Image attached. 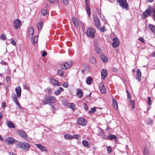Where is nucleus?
<instances>
[{
    "label": "nucleus",
    "instance_id": "37",
    "mask_svg": "<svg viewBox=\"0 0 155 155\" xmlns=\"http://www.w3.org/2000/svg\"><path fill=\"white\" fill-rule=\"evenodd\" d=\"M73 21L74 23V26L75 28H77L78 27V20H72Z\"/></svg>",
    "mask_w": 155,
    "mask_h": 155
},
{
    "label": "nucleus",
    "instance_id": "6",
    "mask_svg": "<svg viewBox=\"0 0 155 155\" xmlns=\"http://www.w3.org/2000/svg\"><path fill=\"white\" fill-rule=\"evenodd\" d=\"M77 124L82 126H84L87 124V120L84 119L83 117L79 118L77 121Z\"/></svg>",
    "mask_w": 155,
    "mask_h": 155
},
{
    "label": "nucleus",
    "instance_id": "16",
    "mask_svg": "<svg viewBox=\"0 0 155 155\" xmlns=\"http://www.w3.org/2000/svg\"><path fill=\"white\" fill-rule=\"evenodd\" d=\"M141 73L140 70L139 69H137V76L136 79L139 81L141 80Z\"/></svg>",
    "mask_w": 155,
    "mask_h": 155
},
{
    "label": "nucleus",
    "instance_id": "45",
    "mask_svg": "<svg viewBox=\"0 0 155 155\" xmlns=\"http://www.w3.org/2000/svg\"><path fill=\"white\" fill-rule=\"evenodd\" d=\"M63 3L65 5H68L69 2V0H63Z\"/></svg>",
    "mask_w": 155,
    "mask_h": 155
},
{
    "label": "nucleus",
    "instance_id": "52",
    "mask_svg": "<svg viewBox=\"0 0 155 155\" xmlns=\"http://www.w3.org/2000/svg\"><path fill=\"white\" fill-rule=\"evenodd\" d=\"M84 109L85 110H88V106L85 104H84Z\"/></svg>",
    "mask_w": 155,
    "mask_h": 155
},
{
    "label": "nucleus",
    "instance_id": "34",
    "mask_svg": "<svg viewBox=\"0 0 155 155\" xmlns=\"http://www.w3.org/2000/svg\"><path fill=\"white\" fill-rule=\"evenodd\" d=\"M96 107H93L91 108V110L88 111V113L90 114H92L96 111Z\"/></svg>",
    "mask_w": 155,
    "mask_h": 155
},
{
    "label": "nucleus",
    "instance_id": "54",
    "mask_svg": "<svg viewBox=\"0 0 155 155\" xmlns=\"http://www.w3.org/2000/svg\"><path fill=\"white\" fill-rule=\"evenodd\" d=\"M49 1L50 3H54L55 2H57L58 0H49Z\"/></svg>",
    "mask_w": 155,
    "mask_h": 155
},
{
    "label": "nucleus",
    "instance_id": "46",
    "mask_svg": "<svg viewBox=\"0 0 155 155\" xmlns=\"http://www.w3.org/2000/svg\"><path fill=\"white\" fill-rule=\"evenodd\" d=\"M107 150L108 153H110L112 151V149L111 147L109 146H108L107 148Z\"/></svg>",
    "mask_w": 155,
    "mask_h": 155
},
{
    "label": "nucleus",
    "instance_id": "47",
    "mask_svg": "<svg viewBox=\"0 0 155 155\" xmlns=\"http://www.w3.org/2000/svg\"><path fill=\"white\" fill-rule=\"evenodd\" d=\"M96 52L98 54H100L101 52V50L100 48H96Z\"/></svg>",
    "mask_w": 155,
    "mask_h": 155
},
{
    "label": "nucleus",
    "instance_id": "44",
    "mask_svg": "<svg viewBox=\"0 0 155 155\" xmlns=\"http://www.w3.org/2000/svg\"><path fill=\"white\" fill-rule=\"evenodd\" d=\"M61 93V90L60 89H59L57 90L56 91H55L54 92V94L55 95H58L59 94Z\"/></svg>",
    "mask_w": 155,
    "mask_h": 155
},
{
    "label": "nucleus",
    "instance_id": "62",
    "mask_svg": "<svg viewBox=\"0 0 155 155\" xmlns=\"http://www.w3.org/2000/svg\"><path fill=\"white\" fill-rule=\"evenodd\" d=\"M153 0H147V1L148 2H151L153 1Z\"/></svg>",
    "mask_w": 155,
    "mask_h": 155
},
{
    "label": "nucleus",
    "instance_id": "2",
    "mask_svg": "<svg viewBox=\"0 0 155 155\" xmlns=\"http://www.w3.org/2000/svg\"><path fill=\"white\" fill-rule=\"evenodd\" d=\"M154 11L153 8L150 5H149L147 8L142 14V18L143 19H145L148 16H151L152 12Z\"/></svg>",
    "mask_w": 155,
    "mask_h": 155
},
{
    "label": "nucleus",
    "instance_id": "21",
    "mask_svg": "<svg viewBox=\"0 0 155 155\" xmlns=\"http://www.w3.org/2000/svg\"><path fill=\"white\" fill-rule=\"evenodd\" d=\"M35 145L42 151H47L46 148L41 144H35Z\"/></svg>",
    "mask_w": 155,
    "mask_h": 155
},
{
    "label": "nucleus",
    "instance_id": "51",
    "mask_svg": "<svg viewBox=\"0 0 155 155\" xmlns=\"http://www.w3.org/2000/svg\"><path fill=\"white\" fill-rule=\"evenodd\" d=\"M153 10H154V12H152V16L154 19H155V9L153 8Z\"/></svg>",
    "mask_w": 155,
    "mask_h": 155
},
{
    "label": "nucleus",
    "instance_id": "15",
    "mask_svg": "<svg viewBox=\"0 0 155 155\" xmlns=\"http://www.w3.org/2000/svg\"><path fill=\"white\" fill-rule=\"evenodd\" d=\"M99 88L101 93L102 94L105 93L106 92V88L102 82H101L99 84Z\"/></svg>",
    "mask_w": 155,
    "mask_h": 155
},
{
    "label": "nucleus",
    "instance_id": "4",
    "mask_svg": "<svg viewBox=\"0 0 155 155\" xmlns=\"http://www.w3.org/2000/svg\"><path fill=\"white\" fill-rule=\"evenodd\" d=\"M95 30L91 27H89L87 30L86 34L87 37L93 38L95 37Z\"/></svg>",
    "mask_w": 155,
    "mask_h": 155
},
{
    "label": "nucleus",
    "instance_id": "31",
    "mask_svg": "<svg viewBox=\"0 0 155 155\" xmlns=\"http://www.w3.org/2000/svg\"><path fill=\"white\" fill-rule=\"evenodd\" d=\"M72 139H75L77 140L80 139L81 138V136L79 134H75L72 136Z\"/></svg>",
    "mask_w": 155,
    "mask_h": 155
},
{
    "label": "nucleus",
    "instance_id": "11",
    "mask_svg": "<svg viewBox=\"0 0 155 155\" xmlns=\"http://www.w3.org/2000/svg\"><path fill=\"white\" fill-rule=\"evenodd\" d=\"M14 28L16 29L20 28L21 26L20 20H15L14 21Z\"/></svg>",
    "mask_w": 155,
    "mask_h": 155
},
{
    "label": "nucleus",
    "instance_id": "27",
    "mask_svg": "<svg viewBox=\"0 0 155 155\" xmlns=\"http://www.w3.org/2000/svg\"><path fill=\"white\" fill-rule=\"evenodd\" d=\"M82 143L84 146L86 147L89 148L90 147L88 142L86 140H83L82 142Z\"/></svg>",
    "mask_w": 155,
    "mask_h": 155
},
{
    "label": "nucleus",
    "instance_id": "36",
    "mask_svg": "<svg viewBox=\"0 0 155 155\" xmlns=\"http://www.w3.org/2000/svg\"><path fill=\"white\" fill-rule=\"evenodd\" d=\"M92 78L91 77H89L87 79L86 81L87 83L89 85L91 84V82L92 81Z\"/></svg>",
    "mask_w": 155,
    "mask_h": 155
},
{
    "label": "nucleus",
    "instance_id": "60",
    "mask_svg": "<svg viewBox=\"0 0 155 155\" xmlns=\"http://www.w3.org/2000/svg\"><path fill=\"white\" fill-rule=\"evenodd\" d=\"M6 104L5 102H3L2 104V107H5Z\"/></svg>",
    "mask_w": 155,
    "mask_h": 155
},
{
    "label": "nucleus",
    "instance_id": "35",
    "mask_svg": "<svg viewBox=\"0 0 155 155\" xmlns=\"http://www.w3.org/2000/svg\"><path fill=\"white\" fill-rule=\"evenodd\" d=\"M38 40V37L37 36L34 37L32 39V42L33 45H35L37 42Z\"/></svg>",
    "mask_w": 155,
    "mask_h": 155
},
{
    "label": "nucleus",
    "instance_id": "5",
    "mask_svg": "<svg viewBox=\"0 0 155 155\" xmlns=\"http://www.w3.org/2000/svg\"><path fill=\"white\" fill-rule=\"evenodd\" d=\"M119 5L123 9L127 10L129 8L128 4L126 0H117Z\"/></svg>",
    "mask_w": 155,
    "mask_h": 155
},
{
    "label": "nucleus",
    "instance_id": "49",
    "mask_svg": "<svg viewBox=\"0 0 155 155\" xmlns=\"http://www.w3.org/2000/svg\"><path fill=\"white\" fill-rule=\"evenodd\" d=\"M63 86L64 87H68V84L67 82H65L63 84Z\"/></svg>",
    "mask_w": 155,
    "mask_h": 155
},
{
    "label": "nucleus",
    "instance_id": "14",
    "mask_svg": "<svg viewBox=\"0 0 155 155\" xmlns=\"http://www.w3.org/2000/svg\"><path fill=\"white\" fill-rule=\"evenodd\" d=\"M15 90L18 98H20L21 95V88L20 87L18 86L16 87L15 88Z\"/></svg>",
    "mask_w": 155,
    "mask_h": 155
},
{
    "label": "nucleus",
    "instance_id": "10",
    "mask_svg": "<svg viewBox=\"0 0 155 155\" xmlns=\"http://www.w3.org/2000/svg\"><path fill=\"white\" fill-rule=\"evenodd\" d=\"M113 41L112 47L114 48L117 47L119 45V41L118 39L117 38L115 37L113 38Z\"/></svg>",
    "mask_w": 155,
    "mask_h": 155
},
{
    "label": "nucleus",
    "instance_id": "19",
    "mask_svg": "<svg viewBox=\"0 0 155 155\" xmlns=\"http://www.w3.org/2000/svg\"><path fill=\"white\" fill-rule=\"evenodd\" d=\"M101 59L104 63H107L108 60V58L104 54H101Z\"/></svg>",
    "mask_w": 155,
    "mask_h": 155
},
{
    "label": "nucleus",
    "instance_id": "24",
    "mask_svg": "<svg viewBox=\"0 0 155 155\" xmlns=\"http://www.w3.org/2000/svg\"><path fill=\"white\" fill-rule=\"evenodd\" d=\"M117 139V138L115 135L112 134H110L106 137L107 140L110 139L112 140V139L116 140Z\"/></svg>",
    "mask_w": 155,
    "mask_h": 155
},
{
    "label": "nucleus",
    "instance_id": "29",
    "mask_svg": "<svg viewBox=\"0 0 155 155\" xmlns=\"http://www.w3.org/2000/svg\"><path fill=\"white\" fill-rule=\"evenodd\" d=\"M43 23L42 22H40L39 23L37 24V26L38 27V29L39 30H41L43 26Z\"/></svg>",
    "mask_w": 155,
    "mask_h": 155
},
{
    "label": "nucleus",
    "instance_id": "30",
    "mask_svg": "<svg viewBox=\"0 0 155 155\" xmlns=\"http://www.w3.org/2000/svg\"><path fill=\"white\" fill-rule=\"evenodd\" d=\"M64 73V71L62 69H59L58 71V74L60 76H63Z\"/></svg>",
    "mask_w": 155,
    "mask_h": 155
},
{
    "label": "nucleus",
    "instance_id": "43",
    "mask_svg": "<svg viewBox=\"0 0 155 155\" xmlns=\"http://www.w3.org/2000/svg\"><path fill=\"white\" fill-rule=\"evenodd\" d=\"M131 105L132 106V109L133 110L135 107V101L134 100H133L131 101Z\"/></svg>",
    "mask_w": 155,
    "mask_h": 155
},
{
    "label": "nucleus",
    "instance_id": "50",
    "mask_svg": "<svg viewBox=\"0 0 155 155\" xmlns=\"http://www.w3.org/2000/svg\"><path fill=\"white\" fill-rule=\"evenodd\" d=\"M5 80L6 81L8 82H9L10 81V78L8 76H7L5 78Z\"/></svg>",
    "mask_w": 155,
    "mask_h": 155
},
{
    "label": "nucleus",
    "instance_id": "25",
    "mask_svg": "<svg viewBox=\"0 0 155 155\" xmlns=\"http://www.w3.org/2000/svg\"><path fill=\"white\" fill-rule=\"evenodd\" d=\"M94 22L95 25L98 29L100 28L101 27L100 20H94Z\"/></svg>",
    "mask_w": 155,
    "mask_h": 155
},
{
    "label": "nucleus",
    "instance_id": "59",
    "mask_svg": "<svg viewBox=\"0 0 155 155\" xmlns=\"http://www.w3.org/2000/svg\"><path fill=\"white\" fill-rule=\"evenodd\" d=\"M52 90L51 89H49L48 91V93L49 94H50L51 93Z\"/></svg>",
    "mask_w": 155,
    "mask_h": 155
},
{
    "label": "nucleus",
    "instance_id": "42",
    "mask_svg": "<svg viewBox=\"0 0 155 155\" xmlns=\"http://www.w3.org/2000/svg\"><path fill=\"white\" fill-rule=\"evenodd\" d=\"M147 103L149 106L151 105L152 104L151 99L150 97H147Z\"/></svg>",
    "mask_w": 155,
    "mask_h": 155
},
{
    "label": "nucleus",
    "instance_id": "3",
    "mask_svg": "<svg viewBox=\"0 0 155 155\" xmlns=\"http://www.w3.org/2000/svg\"><path fill=\"white\" fill-rule=\"evenodd\" d=\"M16 146L17 148H21L25 150H28L30 147V144L26 142H18L16 143Z\"/></svg>",
    "mask_w": 155,
    "mask_h": 155
},
{
    "label": "nucleus",
    "instance_id": "55",
    "mask_svg": "<svg viewBox=\"0 0 155 155\" xmlns=\"http://www.w3.org/2000/svg\"><path fill=\"white\" fill-rule=\"evenodd\" d=\"M47 54V53L45 51H43L42 56L43 57L45 56Z\"/></svg>",
    "mask_w": 155,
    "mask_h": 155
},
{
    "label": "nucleus",
    "instance_id": "38",
    "mask_svg": "<svg viewBox=\"0 0 155 155\" xmlns=\"http://www.w3.org/2000/svg\"><path fill=\"white\" fill-rule=\"evenodd\" d=\"M90 61L93 64H95L96 62L95 58L94 57L91 58L90 59Z\"/></svg>",
    "mask_w": 155,
    "mask_h": 155
},
{
    "label": "nucleus",
    "instance_id": "57",
    "mask_svg": "<svg viewBox=\"0 0 155 155\" xmlns=\"http://www.w3.org/2000/svg\"><path fill=\"white\" fill-rule=\"evenodd\" d=\"M126 91L127 94L128 98H129V97H130V92L127 90H126Z\"/></svg>",
    "mask_w": 155,
    "mask_h": 155
},
{
    "label": "nucleus",
    "instance_id": "13",
    "mask_svg": "<svg viewBox=\"0 0 155 155\" xmlns=\"http://www.w3.org/2000/svg\"><path fill=\"white\" fill-rule=\"evenodd\" d=\"M50 82L54 86H58L60 85L59 83L57 81L53 78L50 79Z\"/></svg>",
    "mask_w": 155,
    "mask_h": 155
},
{
    "label": "nucleus",
    "instance_id": "7",
    "mask_svg": "<svg viewBox=\"0 0 155 155\" xmlns=\"http://www.w3.org/2000/svg\"><path fill=\"white\" fill-rule=\"evenodd\" d=\"M18 96L17 95L15 94H12V100L20 108H21L20 104H19L18 100Z\"/></svg>",
    "mask_w": 155,
    "mask_h": 155
},
{
    "label": "nucleus",
    "instance_id": "28",
    "mask_svg": "<svg viewBox=\"0 0 155 155\" xmlns=\"http://www.w3.org/2000/svg\"><path fill=\"white\" fill-rule=\"evenodd\" d=\"M148 27L150 30L153 32L155 33V26L153 25L149 24Z\"/></svg>",
    "mask_w": 155,
    "mask_h": 155
},
{
    "label": "nucleus",
    "instance_id": "41",
    "mask_svg": "<svg viewBox=\"0 0 155 155\" xmlns=\"http://www.w3.org/2000/svg\"><path fill=\"white\" fill-rule=\"evenodd\" d=\"M69 106L72 109H74L75 107V104L73 103H70Z\"/></svg>",
    "mask_w": 155,
    "mask_h": 155
},
{
    "label": "nucleus",
    "instance_id": "18",
    "mask_svg": "<svg viewBox=\"0 0 155 155\" xmlns=\"http://www.w3.org/2000/svg\"><path fill=\"white\" fill-rule=\"evenodd\" d=\"M76 94L79 98H81L83 96V92L82 90L80 89H77Z\"/></svg>",
    "mask_w": 155,
    "mask_h": 155
},
{
    "label": "nucleus",
    "instance_id": "22",
    "mask_svg": "<svg viewBox=\"0 0 155 155\" xmlns=\"http://www.w3.org/2000/svg\"><path fill=\"white\" fill-rule=\"evenodd\" d=\"M7 125L8 127L10 128H15V124L12 122L7 121Z\"/></svg>",
    "mask_w": 155,
    "mask_h": 155
},
{
    "label": "nucleus",
    "instance_id": "40",
    "mask_svg": "<svg viewBox=\"0 0 155 155\" xmlns=\"http://www.w3.org/2000/svg\"><path fill=\"white\" fill-rule=\"evenodd\" d=\"M0 38L1 39L4 41L6 39V37L5 34H2L0 36Z\"/></svg>",
    "mask_w": 155,
    "mask_h": 155
},
{
    "label": "nucleus",
    "instance_id": "8",
    "mask_svg": "<svg viewBox=\"0 0 155 155\" xmlns=\"http://www.w3.org/2000/svg\"><path fill=\"white\" fill-rule=\"evenodd\" d=\"M72 64L71 61H68L61 65V68L64 69H66L70 68Z\"/></svg>",
    "mask_w": 155,
    "mask_h": 155
},
{
    "label": "nucleus",
    "instance_id": "17",
    "mask_svg": "<svg viewBox=\"0 0 155 155\" xmlns=\"http://www.w3.org/2000/svg\"><path fill=\"white\" fill-rule=\"evenodd\" d=\"M107 72L106 70L103 69L101 71V75L102 78L104 80L107 75Z\"/></svg>",
    "mask_w": 155,
    "mask_h": 155
},
{
    "label": "nucleus",
    "instance_id": "39",
    "mask_svg": "<svg viewBox=\"0 0 155 155\" xmlns=\"http://www.w3.org/2000/svg\"><path fill=\"white\" fill-rule=\"evenodd\" d=\"M41 14L44 15H46L47 14V11L45 9H42L41 10Z\"/></svg>",
    "mask_w": 155,
    "mask_h": 155
},
{
    "label": "nucleus",
    "instance_id": "23",
    "mask_svg": "<svg viewBox=\"0 0 155 155\" xmlns=\"http://www.w3.org/2000/svg\"><path fill=\"white\" fill-rule=\"evenodd\" d=\"M34 29L33 27H31L29 31V35L30 37H32L33 35Z\"/></svg>",
    "mask_w": 155,
    "mask_h": 155
},
{
    "label": "nucleus",
    "instance_id": "12",
    "mask_svg": "<svg viewBox=\"0 0 155 155\" xmlns=\"http://www.w3.org/2000/svg\"><path fill=\"white\" fill-rule=\"evenodd\" d=\"M18 134L19 135L25 139H27V135L25 132L22 130H19L18 131Z\"/></svg>",
    "mask_w": 155,
    "mask_h": 155
},
{
    "label": "nucleus",
    "instance_id": "26",
    "mask_svg": "<svg viewBox=\"0 0 155 155\" xmlns=\"http://www.w3.org/2000/svg\"><path fill=\"white\" fill-rule=\"evenodd\" d=\"M112 102L114 108L115 109L117 110L118 108V105L117 101L115 99H113Z\"/></svg>",
    "mask_w": 155,
    "mask_h": 155
},
{
    "label": "nucleus",
    "instance_id": "64",
    "mask_svg": "<svg viewBox=\"0 0 155 155\" xmlns=\"http://www.w3.org/2000/svg\"><path fill=\"white\" fill-rule=\"evenodd\" d=\"M153 56L155 57V51L152 54Z\"/></svg>",
    "mask_w": 155,
    "mask_h": 155
},
{
    "label": "nucleus",
    "instance_id": "33",
    "mask_svg": "<svg viewBox=\"0 0 155 155\" xmlns=\"http://www.w3.org/2000/svg\"><path fill=\"white\" fill-rule=\"evenodd\" d=\"M143 154L144 155H149V151L148 148L146 147L144 148L143 151Z\"/></svg>",
    "mask_w": 155,
    "mask_h": 155
},
{
    "label": "nucleus",
    "instance_id": "1",
    "mask_svg": "<svg viewBox=\"0 0 155 155\" xmlns=\"http://www.w3.org/2000/svg\"><path fill=\"white\" fill-rule=\"evenodd\" d=\"M56 102V100L55 97L46 95L42 100V103L43 105H45L48 104L54 103Z\"/></svg>",
    "mask_w": 155,
    "mask_h": 155
},
{
    "label": "nucleus",
    "instance_id": "56",
    "mask_svg": "<svg viewBox=\"0 0 155 155\" xmlns=\"http://www.w3.org/2000/svg\"><path fill=\"white\" fill-rule=\"evenodd\" d=\"M11 42L12 44L13 45H14L15 46L16 45V43L14 40H12L11 41Z\"/></svg>",
    "mask_w": 155,
    "mask_h": 155
},
{
    "label": "nucleus",
    "instance_id": "58",
    "mask_svg": "<svg viewBox=\"0 0 155 155\" xmlns=\"http://www.w3.org/2000/svg\"><path fill=\"white\" fill-rule=\"evenodd\" d=\"M97 12L98 14L100 16L101 14V9H98L97 10Z\"/></svg>",
    "mask_w": 155,
    "mask_h": 155
},
{
    "label": "nucleus",
    "instance_id": "63",
    "mask_svg": "<svg viewBox=\"0 0 155 155\" xmlns=\"http://www.w3.org/2000/svg\"><path fill=\"white\" fill-rule=\"evenodd\" d=\"M0 140L2 141L3 140H4L3 138L0 135Z\"/></svg>",
    "mask_w": 155,
    "mask_h": 155
},
{
    "label": "nucleus",
    "instance_id": "32",
    "mask_svg": "<svg viewBox=\"0 0 155 155\" xmlns=\"http://www.w3.org/2000/svg\"><path fill=\"white\" fill-rule=\"evenodd\" d=\"M64 137L67 139L71 140L72 139V136L70 134H66L64 135Z\"/></svg>",
    "mask_w": 155,
    "mask_h": 155
},
{
    "label": "nucleus",
    "instance_id": "9",
    "mask_svg": "<svg viewBox=\"0 0 155 155\" xmlns=\"http://www.w3.org/2000/svg\"><path fill=\"white\" fill-rule=\"evenodd\" d=\"M85 3L86 7V11L87 15H89L91 14V9L90 8V1L89 0H85Z\"/></svg>",
    "mask_w": 155,
    "mask_h": 155
},
{
    "label": "nucleus",
    "instance_id": "20",
    "mask_svg": "<svg viewBox=\"0 0 155 155\" xmlns=\"http://www.w3.org/2000/svg\"><path fill=\"white\" fill-rule=\"evenodd\" d=\"M5 141L9 144H12L15 142V140L13 138H8L5 140Z\"/></svg>",
    "mask_w": 155,
    "mask_h": 155
},
{
    "label": "nucleus",
    "instance_id": "61",
    "mask_svg": "<svg viewBox=\"0 0 155 155\" xmlns=\"http://www.w3.org/2000/svg\"><path fill=\"white\" fill-rule=\"evenodd\" d=\"M24 88L27 90H29V87L26 85L24 86Z\"/></svg>",
    "mask_w": 155,
    "mask_h": 155
},
{
    "label": "nucleus",
    "instance_id": "48",
    "mask_svg": "<svg viewBox=\"0 0 155 155\" xmlns=\"http://www.w3.org/2000/svg\"><path fill=\"white\" fill-rule=\"evenodd\" d=\"M99 29H100V31L102 32H104L106 31V30L105 29V27L104 26H103L102 28L101 27V28Z\"/></svg>",
    "mask_w": 155,
    "mask_h": 155
},
{
    "label": "nucleus",
    "instance_id": "53",
    "mask_svg": "<svg viewBox=\"0 0 155 155\" xmlns=\"http://www.w3.org/2000/svg\"><path fill=\"white\" fill-rule=\"evenodd\" d=\"M139 40L141 42H144V39L142 37H140L139 38Z\"/></svg>",
    "mask_w": 155,
    "mask_h": 155
}]
</instances>
